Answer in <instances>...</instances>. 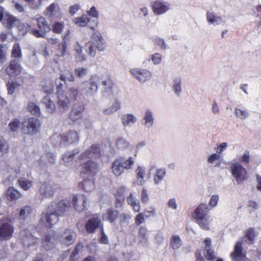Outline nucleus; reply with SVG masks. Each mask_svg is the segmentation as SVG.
Listing matches in <instances>:
<instances>
[{
    "label": "nucleus",
    "instance_id": "nucleus-7",
    "mask_svg": "<svg viewBox=\"0 0 261 261\" xmlns=\"http://www.w3.org/2000/svg\"><path fill=\"white\" fill-rule=\"evenodd\" d=\"M57 189L56 185L48 181L40 183L38 188V194L41 200L49 199L54 197Z\"/></svg>",
    "mask_w": 261,
    "mask_h": 261
},
{
    "label": "nucleus",
    "instance_id": "nucleus-14",
    "mask_svg": "<svg viewBox=\"0 0 261 261\" xmlns=\"http://www.w3.org/2000/svg\"><path fill=\"white\" fill-rule=\"evenodd\" d=\"M87 198L84 194L73 195L71 203L75 211L82 212L86 207Z\"/></svg>",
    "mask_w": 261,
    "mask_h": 261
},
{
    "label": "nucleus",
    "instance_id": "nucleus-38",
    "mask_svg": "<svg viewBox=\"0 0 261 261\" xmlns=\"http://www.w3.org/2000/svg\"><path fill=\"white\" fill-rule=\"evenodd\" d=\"M11 57L20 61L22 57L21 47L18 43H15L12 47Z\"/></svg>",
    "mask_w": 261,
    "mask_h": 261
},
{
    "label": "nucleus",
    "instance_id": "nucleus-54",
    "mask_svg": "<svg viewBox=\"0 0 261 261\" xmlns=\"http://www.w3.org/2000/svg\"><path fill=\"white\" fill-rule=\"evenodd\" d=\"M139 242L143 245H146L148 242L147 230L146 229L141 227L138 236Z\"/></svg>",
    "mask_w": 261,
    "mask_h": 261
},
{
    "label": "nucleus",
    "instance_id": "nucleus-33",
    "mask_svg": "<svg viewBox=\"0 0 261 261\" xmlns=\"http://www.w3.org/2000/svg\"><path fill=\"white\" fill-rule=\"evenodd\" d=\"M115 144L116 147L119 150H124L128 149L130 147L129 142L125 138L122 136L116 138Z\"/></svg>",
    "mask_w": 261,
    "mask_h": 261
},
{
    "label": "nucleus",
    "instance_id": "nucleus-61",
    "mask_svg": "<svg viewBox=\"0 0 261 261\" xmlns=\"http://www.w3.org/2000/svg\"><path fill=\"white\" fill-rule=\"evenodd\" d=\"M20 122L19 119L14 118L11 120L9 124V128L11 132H15L20 127Z\"/></svg>",
    "mask_w": 261,
    "mask_h": 261
},
{
    "label": "nucleus",
    "instance_id": "nucleus-59",
    "mask_svg": "<svg viewBox=\"0 0 261 261\" xmlns=\"http://www.w3.org/2000/svg\"><path fill=\"white\" fill-rule=\"evenodd\" d=\"M39 63V61L36 56V51L34 50L32 55L29 57L27 64L31 67H34Z\"/></svg>",
    "mask_w": 261,
    "mask_h": 261
},
{
    "label": "nucleus",
    "instance_id": "nucleus-52",
    "mask_svg": "<svg viewBox=\"0 0 261 261\" xmlns=\"http://www.w3.org/2000/svg\"><path fill=\"white\" fill-rule=\"evenodd\" d=\"M43 91L45 93L49 94L53 93L54 91V85L53 83L50 81H46L41 83Z\"/></svg>",
    "mask_w": 261,
    "mask_h": 261
},
{
    "label": "nucleus",
    "instance_id": "nucleus-41",
    "mask_svg": "<svg viewBox=\"0 0 261 261\" xmlns=\"http://www.w3.org/2000/svg\"><path fill=\"white\" fill-rule=\"evenodd\" d=\"M90 21V18L86 14H83L81 17L74 18L72 22L74 24L80 27H86Z\"/></svg>",
    "mask_w": 261,
    "mask_h": 261
},
{
    "label": "nucleus",
    "instance_id": "nucleus-62",
    "mask_svg": "<svg viewBox=\"0 0 261 261\" xmlns=\"http://www.w3.org/2000/svg\"><path fill=\"white\" fill-rule=\"evenodd\" d=\"M19 86V84L13 81H8L7 83V87L8 90V93L9 94H13L15 91V89Z\"/></svg>",
    "mask_w": 261,
    "mask_h": 261
},
{
    "label": "nucleus",
    "instance_id": "nucleus-48",
    "mask_svg": "<svg viewBox=\"0 0 261 261\" xmlns=\"http://www.w3.org/2000/svg\"><path fill=\"white\" fill-rule=\"evenodd\" d=\"M82 187L85 191L91 192L95 187L94 179L92 177L90 179H84L82 184Z\"/></svg>",
    "mask_w": 261,
    "mask_h": 261
},
{
    "label": "nucleus",
    "instance_id": "nucleus-9",
    "mask_svg": "<svg viewBox=\"0 0 261 261\" xmlns=\"http://www.w3.org/2000/svg\"><path fill=\"white\" fill-rule=\"evenodd\" d=\"M150 7L155 15H161L171 9L172 4L164 0H152Z\"/></svg>",
    "mask_w": 261,
    "mask_h": 261
},
{
    "label": "nucleus",
    "instance_id": "nucleus-25",
    "mask_svg": "<svg viewBox=\"0 0 261 261\" xmlns=\"http://www.w3.org/2000/svg\"><path fill=\"white\" fill-rule=\"evenodd\" d=\"M153 112L150 109H147L141 120L142 124L147 128L151 127L154 124Z\"/></svg>",
    "mask_w": 261,
    "mask_h": 261
},
{
    "label": "nucleus",
    "instance_id": "nucleus-11",
    "mask_svg": "<svg viewBox=\"0 0 261 261\" xmlns=\"http://www.w3.org/2000/svg\"><path fill=\"white\" fill-rule=\"evenodd\" d=\"M14 231V227L9 222L0 220V241H7L11 239Z\"/></svg>",
    "mask_w": 261,
    "mask_h": 261
},
{
    "label": "nucleus",
    "instance_id": "nucleus-39",
    "mask_svg": "<svg viewBox=\"0 0 261 261\" xmlns=\"http://www.w3.org/2000/svg\"><path fill=\"white\" fill-rule=\"evenodd\" d=\"M172 89L175 94L179 96L182 91L181 79L180 77H175L172 82Z\"/></svg>",
    "mask_w": 261,
    "mask_h": 261
},
{
    "label": "nucleus",
    "instance_id": "nucleus-43",
    "mask_svg": "<svg viewBox=\"0 0 261 261\" xmlns=\"http://www.w3.org/2000/svg\"><path fill=\"white\" fill-rule=\"evenodd\" d=\"M132 220V216L127 213H122L119 215V224L121 227H127Z\"/></svg>",
    "mask_w": 261,
    "mask_h": 261
},
{
    "label": "nucleus",
    "instance_id": "nucleus-45",
    "mask_svg": "<svg viewBox=\"0 0 261 261\" xmlns=\"http://www.w3.org/2000/svg\"><path fill=\"white\" fill-rule=\"evenodd\" d=\"M10 146L7 142L0 137V157L6 156L9 151Z\"/></svg>",
    "mask_w": 261,
    "mask_h": 261
},
{
    "label": "nucleus",
    "instance_id": "nucleus-8",
    "mask_svg": "<svg viewBox=\"0 0 261 261\" xmlns=\"http://www.w3.org/2000/svg\"><path fill=\"white\" fill-rule=\"evenodd\" d=\"M132 76L141 84H144L145 82L149 81L152 76V72L145 68L140 67L133 68L129 71Z\"/></svg>",
    "mask_w": 261,
    "mask_h": 261
},
{
    "label": "nucleus",
    "instance_id": "nucleus-3",
    "mask_svg": "<svg viewBox=\"0 0 261 261\" xmlns=\"http://www.w3.org/2000/svg\"><path fill=\"white\" fill-rule=\"evenodd\" d=\"M230 172L238 184H242L248 178L247 169L238 161L233 160L230 162Z\"/></svg>",
    "mask_w": 261,
    "mask_h": 261
},
{
    "label": "nucleus",
    "instance_id": "nucleus-13",
    "mask_svg": "<svg viewBox=\"0 0 261 261\" xmlns=\"http://www.w3.org/2000/svg\"><path fill=\"white\" fill-rule=\"evenodd\" d=\"M76 237V232L73 230L66 229L59 236V241L63 245L69 246L74 242Z\"/></svg>",
    "mask_w": 261,
    "mask_h": 261
},
{
    "label": "nucleus",
    "instance_id": "nucleus-40",
    "mask_svg": "<svg viewBox=\"0 0 261 261\" xmlns=\"http://www.w3.org/2000/svg\"><path fill=\"white\" fill-rule=\"evenodd\" d=\"M103 217L104 220L109 221L111 223H112L118 217V212L109 208L107 210L106 213L103 215Z\"/></svg>",
    "mask_w": 261,
    "mask_h": 261
},
{
    "label": "nucleus",
    "instance_id": "nucleus-58",
    "mask_svg": "<svg viewBox=\"0 0 261 261\" xmlns=\"http://www.w3.org/2000/svg\"><path fill=\"white\" fill-rule=\"evenodd\" d=\"M28 110L32 114L38 116L40 115V109L39 107L35 103L30 102L28 105Z\"/></svg>",
    "mask_w": 261,
    "mask_h": 261
},
{
    "label": "nucleus",
    "instance_id": "nucleus-34",
    "mask_svg": "<svg viewBox=\"0 0 261 261\" xmlns=\"http://www.w3.org/2000/svg\"><path fill=\"white\" fill-rule=\"evenodd\" d=\"M6 196L9 200L16 201L21 196V194L13 187H10L6 192Z\"/></svg>",
    "mask_w": 261,
    "mask_h": 261
},
{
    "label": "nucleus",
    "instance_id": "nucleus-60",
    "mask_svg": "<svg viewBox=\"0 0 261 261\" xmlns=\"http://www.w3.org/2000/svg\"><path fill=\"white\" fill-rule=\"evenodd\" d=\"M83 245L80 243H77L75 245V248L72 251L70 256V261H75L77 258V255L82 250L83 248Z\"/></svg>",
    "mask_w": 261,
    "mask_h": 261
},
{
    "label": "nucleus",
    "instance_id": "nucleus-5",
    "mask_svg": "<svg viewBox=\"0 0 261 261\" xmlns=\"http://www.w3.org/2000/svg\"><path fill=\"white\" fill-rule=\"evenodd\" d=\"M60 216L55 211V205L50 204L48 205L45 212L42 214L40 220L46 227H51L58 222V218Z\"/></svg>",
    "mask_w": 261,
    "mask_h": 261
},
{
    "label": "nucleus",
    "instance_id": "nucleus-24",
    "mask_svg": "<svg viewBox=\"0 0 261 261\" xmlns=\"http://www.w3.org/2000/svg\"><path fill=\"white\" fill-rule=\"evenodd\" d=\"M206 19L210 25H218L223 22V18L221 16L217 15L214 12L210 11L206 12Z\"/></svg>",
    "mask_w": 261,
    "mask_h": 261
},
{
    "label": "nucleus",
    "instance_id": "nucleus-42",
    "mask_svg": "<svg viewBox=\"0 0 261 261\" xmlns=\"http://www.w3.org/2000/svg\"><path fill=\"white\" fill-rule=\"evenodd\" d=\"M136 178L139 184L141 186L143 185L145 183L144 179L145 176V168L143 166H138L136 170Z\"/></svg>",
    "mask_w": 261,
    "mask_h": 261
},
{
    "label": "nucleus",
    "instance_id": "nucleus-44",
    "mask_svg": "<svg viewBox=\"0 0 261 261\" xmlns=\"http://www.w3.org/2000/svg\"><path fill=\"white\" fill-rule=\"evenodd\" d=\"M80 150L79 148H75L73 150L68 151L64 153L62 155L63 161L68 163L70 161H72L74 158V156L80 152Z\"/></svg>",
    "mask_w": 261,
    "mask_h": 261
},
{
    "label": "nucleus",
    "instance_id": "nucleus-1",
    "mask_svg": "<svg viewBox=\"0 0 261 261\" xmlns=\"http://www.w3.org/2000/svg\"><path fill=\"white\" fill-rule=\"evenodd\" d=\"M98 89V77L95 75L82 83L80 91L75 87L70 88L68 91L70 98L77 101L93 98Z\"/></svg>",
    "mask_w": 261,
    "mask_h": 261
},
{
    "label": "nucleus",
    "instance_id": "nucleus-22",
    "mask_svg": "<svg viewBox=\"0 0 261 261\" xmlns=\"http://www.w3.org/2000/svg\"><path fill=\"white\" fill-rule=\"evenodd\" d=\"M60 10L59 4L54 2L46 8L44 11V14L51 19L55 17L60 18L61 16L58 13L60 12Z\"/></svg>",
    "mask_w": 261,
    "mask_h": 261
},
{
    "label": "nucleus",
    "instance_id": "nucleus-32",
    "mask_svg": "<svg viewBox=\"0 0 261 261\" xmlns=\"http://www.w3.org/2000/svg\"><path fill=\"white\" fill-rule=\"evenodd\" d=\"M52 44H58V48L56 55L58 57H64L66 54V42L63 41L61 42H59L57 39H51Z\"/></svg>",
    "mask_w": 261,
    "mask_h": 261
},
{
    "label": "nucleus",
    "instance_id": "nucleus-20",
    "mask_svg": "<svg viewBox=\"0 0 261 261\" xmlns=\"http://www.w3.org/2000/svg\"><path fill=\"white\" fill-rule=\"evenodd\" d=\"M91 43L95 45L98 50H104L106 47V42L99 32L95 31L93 33L91 36Z\"/></svg>",
    "mask_w": 261,
    "mask_h": 261
},
{
    "label": "nucleus",
    "instance_id": "nucleus-12",
    "mask_svg": "<svg viewBox=\"0 0 261 261\" xmlns=\"http://www.w3.org/2000/svg\"><path fill=\"white\" fill-rule=\"evenodd\" d=\"M101 85V93L102 97L111 98L115 96V92L117 88L110 78L103 80Z\"/></svg>",
    "mask_w": 261,
    "mask_h": 261
},
{
    "label": "nucleus",
    "instance_id": "nucleus-18",
    "mask_svg": "<svg viewBox=\"0 0 261 261\" xmlns=\"http://www.w3.org/2000/svg\"><path fill=\"white\" fill-rule=\"evenodd\" d=\"M50 204L55 205V211L60 216H63L71 208L70 202L67 199L61 200L58 203L53 202Z\"/></svg>",
    "mask_w": 261,
    "mask_h": 261
},
{
    "label": "nucleus",
    "instance_id": "nucleus-51",
    "mask_svg": "<svg viewBox=\"0 0 261 261\" xmlns=\"http://www.w3.org/2000/svg\"><path fill=\"white\" fill-rule=\"evenodd\" d=\"M182 245L179 237L177 235L172 236L170 239V245L173 249H178Z\"/></svg>",
    "mask_w": 261,
    "mask_h": 261
},
{
    "label": "nucleus",
    "instance_id": "nucleus-23",
    "mask_svg": "<svg viewBox=\"0 0 261 261\" xmlns=\"http://www.w3.org/2000/svg\"><path fill=\"white\" fill-rule=\"evenodd\" d=\"M233 261H244L245 255L242 252V243L241 242L236 243L234 251L230 254Z\"/></svg>",
    "mask_w": 261,
    "mask_h": 261
},
{
    "label": "nucleus",
    "instance_id": "nucleus-56",
    "mask_svg": "<svg viewBox=\"0 0 261 261\" xmlns=\"http://www.w3.org/2000/svg\"><path fill=\"white\" fill-rule=\"evenodd\" d=\"M250 151L248 150H245L242 155L238 156L239 162L245 165H248L250 163Z\"/></svg>",
    "mask_w": 261,
    "mask_h": 261
},
{
    "label": "nucleus",
    "instance_id": "nucleus-16",
    "mask_svg": "<svg viewBox=\"0 0 261 261\" xmlns=\"http://www.w3.org/2000/svg\"><path fill=\"white\" fill-rule=\"evenodd\" d=\"M85 228L88 232L92 233L98 228H102V224L100 219L95 215L89 219L85 224Z\"/></svg>",
    "mask_w": 261,
    "mask_h": 261
},
{
    "label": "nucleus",
    "instance_id": "nucleus-37",
    "mask_svg": "<svg viewBox=\"0 0 261 261\" xmlns=\"http://www.w3.org/2000/svg\"><path fill=\"white\" fill-rule=\"evenodd\" d=\"M166 174V170L164 168L157 169L154 173L153 180L155 185L160 184L164 179Z\"/></svg>",
    "mask_w": 261,
    "mask_h": 261
},
{
    "label": "nucleus",
    "instance_id": "nucleus-47",
    "mask_svg": "<svg viewBox=\"0 0 261 261\" xmlns=\"http://www.w3.org/2000/svg\"><path fill=\"white\" fill-rule=\"evenodd\" d=\"M10 254L9 246L7 244L0 243V260L9 258Z\"/></svg>",
    "mask_w": 261,
    "mask_h": 261
},
{
    "label": "nucleus",
    "instance_id": "nucleus-36",
    "mask_svg": "<svg viewBox=\"0 0 261 261\" xmlns=\"http://www.w3.org/2000/svg\"><path fill=\"white\" fill-rule=\"evenodd\" d=\"M195 220L201 228L204 230L209 229L210 224H211L212 221V219H211V217L210 215L206 217L198 218Z\"/></svg>",
    "mask_w": 261,
    "mask_h": 261
},
{
    "label": "nucleus",
    "instance_id": "nucleus-4",
    "mask_svg": "<svg viewBox=\"0 0 261 261\" xmlns=\"http://www.w3.org/2000/svg\"><path fill=\"white\" fill-rule=\"evenodd\" d=\"M41 125L40 120L35 117L25 119L22 124L21 131L23 134L33 136L39 131Z\"/></svg>",
    "mask_w": 261,
    "mask_h": 261
},
{
    "label": "nucleus",
    "instance_id": "nucleus-28",
    "mask_svg": "<svg viewBox=\"0 0 261 261\" xmlns=\"http://www.w3.org/2000/svg\"><path fill=\"white\" fill-rule=\"evenodd\" d=\"M122 160L119 158L115 159L112 164V172L116 176H121L124 171V168L122 165Z\"/></svg>",
    "mask_w": 261,
    "mask_h": 261
},
{
    "label": "nucleus",
    "instance_id": "nucleus-63",
    "mask_svg": "<svg viewBox=\"0 0 261 261\" xmlns=\"http://www.w3.org/2000/svg\"><path fill=\"white\" fill-rule=\"evenodd\" d=\"M7 48L3 44H0V65H3L7 60Z\"/></svg>",
    "mask_w": 261,
    "mask_h": 261
},
{
    "label": "nucleus",
    "instance_id": "nucleus-26",
    "mask_svg": "<svg viewBox=\"0 0 261 261\" xmlns=\"http://www.w3.org/2000/svg\"><path fill=\"white\" fill-rule=\"evenodd\" d=\"M22 240L24 245L30 246L37 243V238L31 233L28 229L21 232Z\"/></svg>",
    "mask_w": 261,
    "mask_h": 261
},
{
    "label": "nucleus",
    "instance_id": "nucleus-17",
    "mask_svg": "<svg viewBox=\"0 0 261 261\" xmlns=\"http://www.w3.org/2000/svg\"><path fill=\"white\" fill-rule=\"evenodd\" d=\"M75 103L73 105L70 112L69 118L73 121L79 120L82 116V113L85 109L84 105L82 101Z\"/></svg>",
    "mask_w": 261,
    "mask_h": 261
},
{
    "label": "nucleus",
    "instance_id": "nucleus-10",
    "mask_svg": "<svg viewBox=\"0 0 261 261\" xmlns=\"http://www.w3.org/2000/svg\"><path fill=\"white\" fill-rule=\"evenodd\" d=\"M52 141L58 140L61 143H68L69 144L77 143L80 140L77 133L73 130H70L66 134L62 135H54L51 138Z\"/></svg>",
    "mask_w": 261,
    "mask_h": 261
},
{
    "label": "nucleus",
    "instance_id": "nucleus-30",
    "mask_svg": "<svg viewBox=\"0 0 261 261\" xmlns=\"http://www.w3.org/2000/svg\"><path fill=\"white\" fill-rule=\"evenodd\" d=\"M121 109V102L118 99H115L109 107L102 110V113L105 115H110Z\"/></svg>",
    "mask_w": 261,
    "mask_h": 261
},
{
    "label": "nucleus",
    "instance_id": "nucleus-6",
    "mask_svg": "<svg viewBox=\"0 0 261 261\" xmlns=\"http://www.w3.org/2000/svg\"><path fill=\"white\" fill-rule=\"evenodd\" d=\"M36 20L37 28L32 29L31 33L37 38H44L46 34L50 31V27L46 18L43 17H39Z\"/></svg>",
    "mask_w": 261,
    "mask_h": 261
},
{
    "label": "nucleus",
    "instance_id": "nucleus-2",
    "mask_svg": "<svg viewBox=\"0 0 261 261\" xmlns=\"http://www.w3.org/2000/svg\"><path fill=\"white\" fill-rule=\"evenodd\" d=\"M99 147L97 145L94 144L79 156L78 159L81 161L82 168L81 172L82 175L85 174L93 176L96 174L97 164L92 161V159L99 157Z\"/></svg>",
    "mask_w": 261,
    "mask_h": 261
},
{
    "label": "nucleus",
    "instance_id": "nucleus-50",
    "mask_svg": "<svg viewBox=\"0 0 261 261\" xmlns=\"http://www.w3.org/2000/svg\"><path fill=\"white\" fill-rule=\"evenodd\" d=\"M119 159L122 160V165L125 170H128L133 168L135 162L133 156H129L127 159H125L124 157H120Z\"/></svg>",
    "mask_w": 261,
    "mask_h": 261
},
{
    "label": "nucleus",
    "instance_id": "nucleus-27",
    "mask_svg": "<svg viewBox=\"0 0 261 261\" xmlns=\"http://www.w3.org/2000/svg\"><path fill=\"white\" fill-rule=\"evenodd\" d=\"M208 206L205 203L199 205L195 210L193 217L194 219L209 216Z\"/></svg>",
    "mask_w": 261,
    "mask_h": 261
},
{
    "label": "nucleus",
    "instance_id": "nucleus-46",
    "mask_svg": "<svg viewBox=\"0 0 261 261\" xmlns=\"http://www.w3.org/2000/svg\"><path fill=\"white\" fill-rule=\"evenodd\" d=\"M3 23L6 28L11 29L17 26L19 23V20L14 16H8L4 19Z\"/></svg>",
    "mask_w": 261,
    "mask_h": 261
},
{
    "label": "nucleus",
    "instance_id": "nucleus-29",
    "mask_svg": "<svg viewBox=\"0 0 261 261\" xmlns=\"http://www.w3.org/2000/svg\"><path fill=\"white\" fill-rule=\"evenodd\" d=\"M58 103L60 110L62 112L66 111L69 108V99L63 93H58Z\"/></svg>",
    "mask_w": 261,
    "mask_h": 261
},
{
    "label": "nucleus",
    "instance_id": "nucleus-15",
    "mask_svg": "<svg viewBox=\"0 0 261 261\" xmlns=\"http://www.w3.org/2000/svg\"><path fill=\"white\" fill-rule=\"evenodd\" d=\"M20 61L16 59L10 61L8 66L6 68L7 74L11 77H15L19 75L21 71V66Z\"/></svg>",
    "mask_w": 261,
    "mask_h": 261
},
{
    "label": "nucleus",
    "instance_id": "nucleus-21",
    "mask_svg": "<svg viewBox=\"0 0 261 261\" xmlns=\"http://www.w3.org/2000/svg\"><path fill=\"white\" fill-rule=\"evenodd\" d=\"M121 123L124 129L130 128L136 124L138 118L133 113H126L123 114L121 118Z\"/></svg>",
    "mask_w": 261,
    "mask_h": 261
},
{
    "label": "nucleus",
    "instance_id": "nucleus-53",
    "mask_svg": "<svg viewBox=\"0 0 261 261\" xmlns=\"http://www.w3.org/2000/svg\"><path fill=\"white\" fill-rule=\"evenodd\" d=\"M74 76L72 71L66 70L64 71L60 75V80L65 81L66 82L74 81Z\"/></svg>",
    "mask_w": 261,
    "mask_h": 261
},
{
    "label": "nucleus",
    "instance_id": "nucleus-64",
    "mask_svg": "<svg viewBox=\"0 0 261 261\" xmlns=\"http://www.w3.org/2000/svg\"><path fill=\"white\" fill-rule=\"evenodd\" d=\"M32 208L29 206H24L19 212V216L20 219H24L32 212Z\"/></svg>",
    "mask_w": 261,
    "mask_h": 261
},
{
    "label": "nucleus",
    "instance_id": "nucleus-19",
    "mask_svg": "<svg viewBox=\"0 0 261 261\" xmlns=\"http://www.w3.org/2000/svg\"><path fill=\"white\" fill-rule=\"evenodd\" d=\"M57 239L54 231H50L44 237L42 242V246L46 250L54 248L56 244Z\"/></svg>",
    "mask_w": 261,
    "mask_h": 261
},
{
    "label": "nucleus",
    "instance_id": "nucleus-31",
    "mask_svg": "<svg viewBox=\"0 0 261 261\" xmlns=\"http://www.w3.org/2000/svg\"><path fill=\"white\" fill-rule=\"evenodd\" d=\"M56 160L55 154L51 152H46L40 157L39 161L40 165L43 166L48 163L53 164L55 163Z\"/></svg>",
    "mask_w": 261,
    "mask_h": 261
},
{
    "label": "nucleus",
    "instance_id": "nucleus-35",
    "mask_svg": "<svg viewBox=\"0 0 261 261\" xmlns=\"http://www.w3.org/2000/svg\"><path fill=\"white\" fill-rule=\"evenodd\" d=\"M42 103L44 105L46 111L49 113H53L56 110L55 103L48 96H44L41 100Z\"/></svg>",
    "mask_w": 261,
    "mask_h": 261
},
{
    "label": "nucleus",
    "instance_id": "nucleus-55",
    "mask_svg": "<svg viewBox=\"0 0 261 261\" xmlns=\"http://www.w3.org/2000/svg\"><path fill=\"white\" fill-rule=\"evenodd\" d=\"M256 236L254 229L252 228H248L245 233L246 242L248 244H253Z\"/></svg>",
    "mask_w": 261,
    "mask_h": 261
},
{
    "label": "nucleus",
    "instance_id": "nucleus-49",
    "mask_svg": "<svg viewBox=\"0 0 261 261\" xmlns=\"http://www.w3.org/2000/svg\"><path fill=\"white\" fill-rule=\"evenodd\" d=\"M18 183L23 190L27 191L32 187L33 182L24 177H20L18 179Z\"/></svg>",
    "mask_w": 261,
    "mask_h": 261
},
{
    "label": "nucleus",
    "instance_id": "nucleus-57",
    "mask_svg": "<svg viewBox=\"0 0 261 261\" xmlns=\"http://www.w3.org/2000/svg\"><path fill=\"white\" fill-rule=\"evenodd\" d=\"M88 73V69L87 68L84 67H80L76 68L74 70V74L75 76L79 79H83L85 77Z\"/></svg>",
    "mask_w": 261,
    "mask_h": 261
}]
</instances>
